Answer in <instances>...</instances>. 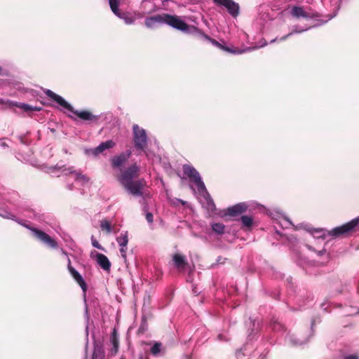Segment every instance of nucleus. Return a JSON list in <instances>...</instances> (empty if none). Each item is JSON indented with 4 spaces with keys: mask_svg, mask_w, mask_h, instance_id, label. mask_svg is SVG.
<instances>
[{
    "mask_svg": "<svg viewBox=\"0 0 359 359\" xmlns=\"http://www.w3.org/2000/svg\"><path fill=\"white\" fill-rule=\"evenodd\" d=\"M161 349V344L156 342L151 347V352L154 355H156L160 353Z\"/></svg>",
    "mask_w": 359,
    "mask_h": 359,
    "instance_id": "a878e982",
    "label": "nucleus"
},
{
    "mask_svg": "<svg viewBox=\"0 0 359 359\" xmlns=\"http://www.w3.org/2000/svg\"><path fill=\"white\" fill-rule=\"evenodd\" d=\"M276 40V39H273V40H271V42H273V41H275Z\"/></svg>",
    "mask_w": 359,
    "mask_h": 359,
    "instance_id": "79ce46f5",
    "label": "nucleus"
},
{
    "mask_svg": "<svg viewBox=\"0 0 359 359\" xmlns=\"http://www.w3.org/2000/svg\"><path fill=\"white\" fill-rule=\"evenodd\" d=\"M47 172L56 176L70 175L76 182L80 183L81 185L88 182V178L86 175L75 170L72 167L65 168L64 166L57 165L54 167L48 168Z\"/></svg>",
    "mask_w": 359,
    "mask_h": 359,
    "instance_id": "20e7f679",
    "label": "nucleus"
},
{
    "mask_svg": "<svg viewBox=\"0 0 359 359\" xmlns=\"http://www.w3.org/2000/svg\"><path fill=\"white\" fill-rule=\"evenodd\" d=\"M289 341L293 345H301L306 342V341L298 339L294 336H290L289 337Z\"/></svg>",
    "mask_w": 359,
    "mask_h": 359,
    "instance_id": "cd10ccee",
    "label": "nucleus"
},
{
    "mask_svg": "<svg viewBox=\"0 0 359 359\" xmlns=\"http://www.w3.org/2000/svg\"><path fill=\"white\" fill-rule=\"evenodd\" d=\"M45 93L48 97L56 102L60 107L76 114L79 118L83 121H95L97 119L96 116H94L91 112L88 111L74 110L72 105L69 104L63 97L57 95L50 90H46Z\"/></svg>",
    "mask_w": 359,
    "mask_h": 359,
    "instance_id": "7ed1b4c3",
    "label": "nucleus"
},
{
    "mask_svg": "<svg viewBox=\"0 0 359 359\" xmlns=\"http://www.w3.org/2000/svg\"><path fill=\"white\" fill-rule=\"evenodd\" d=\"M127 247L120 246V252L123 258L126 257Z\"/></svg>",
    "mask_w": 359,
    "mask_h": 359,
    "instance_id": "7c9ffc66",
    "label": "nucleus"
},
{
    "mask_svg": "<svg viewBox=\"0 0 359 359\" xmlns=\"http://www.w3.org/2000/svg\"><path fill=\"white\" fill-rule=\"evenodd\" d=\"M245 355V353L244 352H243L242 351H238L237 353H236V356H237V358L238 359H243V356H244Z\"/></svg>",
    "mask_w": 359,
    "mask_h": 359,
    "instance_id": "72a5a7b5",
    "label": "nucleus"
},
{
    "mask_svg": "<svg viewBox=\"0 0 359 359\" xmlns=\"http://www.w3.org/2000/svg\"><path fill=\"white\" fill-rule=\"evenodd\" d=\"M290 13L293 18L297 19H299L301 18L309 19L313 18L316 16V13L311 9H305L304 7L299 6L291 7Z\"/></svg>",
    "mask_w": 359,
    "mask_h": 359,
    "instance_id": "9d476101",
    "label": "nucleus"
},
{
    "mask_svg": "<svg viewBox=\"0 0 359 359\" xmlns=\"http://www.w3.org/2000/svg\"><path fill=\"white\" fill-rule=\"evenodd\" d=\"M15 106L22 109L25 111H40L41 107H33L32 105H29L28 104L25 103H15Z\"/></svg>",
    "mask_w": 359,
    "mask_h": 359,
    "instance_id": "4be33fe9",
    "label": "nucleus"
},
{
    "mask_svg": "<svg viewBox=\"0 0 359 359\" xmlns=\"http://www.w3.org/2000/svg\"><path fill=\"white\" fill-rule=\"evenodd\" d=\"M0 217H2L6 219H14L15 216L12 215L11 212H8L7 210H0Z\"/></svg>",
    "mask_w": 359,
    "mask_h": 359,
    "instance_id": "bb28decb",
    "label": "nucleus"
},
{
    "mask_svg": "<svg viewBox=\"0 0 359 359\" xmlns=\"http://www.w3.org/2000/svg\"><path fill=\"white\" fill-rule=\"evenodd\" d=\"M115 143L112 140H107L102 142L96 148L86 150V154L88 155L92 154L95 156L103 153L105 150L114 147Z\"/></svg>",
    "mask_w": 359,
    "mask_h": 359,
    "instance_id": "4468645a",
    "label": "nucleus"
},
{
    "mask_svg": "<svg viewBox=\"0 0 359 359\" xmlns=\"http://www.w3.org/2000/svg\"><path fill=\"white\" fill-rule=\"evenodd\" d=\"M359 224V217H355L351 222L343 224L340 226L335 227L330 231H327V235L333 237L338 238L339 236L346 235L351 232Z\"/></svg>",
    "mask_w": 359,
    "mask_h": 359,
    "instance_id": "39448f33",
    "label": "nucleus"
},
{
    "mask_svg": "<svg viewBox=\"0 0 359 359\" xmlns=\"http://www.w3.org/2000/svg\"><path fill=\"white\" fill-rule=\"evenodd\" d=\"M282 325L279 323H275L273 326V330L274 331H279L282 328Z\"/></svg>",
    "mask_w": 359,
    "mask_h": 359,
    "instance_id": "473e14b6",
    "label": "nucleus"
},
{
    "mask_svg": "<svg viewBox=\"0 0 359 359\" xmlns=\"http://www.w3.org/2000/svg\"><path fill=\"white\" fill-rule=\"evenodd\" d=\"M90 257L96 260L97 264L103 270L106 271H109L110 270L111 264L107 256L94 251L91 252Z\"/></svg>",
    "mask_w": 359,
    "mask_h": 359,
    "instance_id": "ddd939ff",
    "label": "nucleus"
},
{
    "mask_svg": "<svg viewBox=\"0 0 359 359\" xmlns=\"http://www.w3.org/2000/svg\"><path fill=\"white\" fill-rule=\"evenodd\" d=\"M325 252V250L319 251V252H318V254H319V255H322V254H323Z\"/></svg>",
    "mask_w": 359,
    "mask_h": 359,
    "instance_id": "4c0bfd02",
    "label": "nucleus"
},
{
    "mask_svg": "<svg viewBox=\"0 0 359 359\" xmlns=\"http://www.w3.org/2000/svg\"><path fill=\"white\" fill-rule=\"evenodd\" d=\"M140 359H143L142 358H140Z\"/></svg>",
    "mask_w": 359,
    "mask_h": 359,
    "instance_id": "c03bdc74",
    "label": "nucleus"
},
{
    "mask_svg": "<svg viewBox=\"0 0 359 359\" xmlns=\"http://www.w3.org/2000/svg\"><path fill=\"white\" fill-rule=\"evenodd\" d=\"M110 8L112 12L118 16L119 18H121L124 20L125 23L127 25H131L135 22V18L126 14L121 13L118 10L119 6V0H109Z\"/></svg>",
    "mask_w": 359,
    "mask_h": 359,
    "instance_id": "f8f14e48",
    "label": "nucleus"
},
{
    "mask_svg": "<svg viewBox=\"0 0 359 359\" xmlns=\"http://www.w3.org/2000/svg\"><path fill=\"white\" fill-rule=\"evenodd\" d=\"M119 246L127 247L128 243V232L125 231L121 233L119 236L116 238Z\"/></svg>",
    "mask_w": 359,
    "mask_h": 359,
    "instance_id": "412c9836",
    "label": "nucleus"
},
{
    "mask_svg": "<svg viewBox=\"0 0 359 359\" xmlns=\"http://www.w3.org/2000/svg\"><path fill=\"white\" fill-rule=\"evenodd\" d=\"M120 359H124V358L122 357V358H121Z\"/></svg>",
    "mask_w": 359,
    "mask_h": 359,
    "instance_id": "37998d69",
    "label": "nucleus"
},
{
    "mask_svg": "<svg viewBox=\"0 0 359 359\" xmlns=\"http://www.w3.org/2000/svg\"><path fill=\"white\" fill-rule=\"evenodd\" d=\"M183 171L184 175L195 183L198 194L203 198L206 203L207 208L213 211L215 209V205L207 191L199 172L194 167L189 165H184Z\"/></svg>",
    "mask_w": 359,
    "mask_h": 359,
    "instance_id": "f03ea898",
    "label": "nucleus"
},
{
    "mask_svg": "<svg viewBox=\"0 0 359 359\" xmlns=\"http://www.w3.org/2000/svg\"><path fill=\"white\" fill-rule=\"evenodd\" d=\"M26 227L29 229L32 232L33 235L44 244L48 245L52 248H57V243L50 236H49L46 233L34 228H29L27 226H26Z\"/></svg>",
    "mask_w": 359,
    "mask_h": 359,
    "instance_id": "1a4fd4ad",
    "label": "nucleus"
},
{
    "mask_svg": "<svg viewBox=\"0 0 359 359\" xmlns=\"http://www.w3.org/2000/svg\"><path fill=\"white\" fill-rule=\"evenodd\" d=\"M165 24L168 25L176 29L180 30L186 33L189 32L191 29L194 28V27L189 26L180 17L168 14L165 15Z\"/></svg>",
    "mask_w": 359,
    "mask_h": 359,
    "instance_id": "0eeeda50",
    "label": "nucleus"
},
{
    "mask_svg": "<svg viewBox=\"0 0 359 359\" xmlns=\"http://www.w3.org/2000/svg\"><path fill=\"white\" fill-rule=\"evenodd\" d=\"M133 133L135 147L138 149L144 150L147 144V135L145 130L138 125H134Z\"/></svg>",
    "mask_w": 359,
    "mask_h": 359,
    "instance_id": "423d86ee",
    "label": "nucleus"
},
{
    "mask_svg": "<svg viewBox=\"0 0 359 359\" xmlns=\"http://www.w3.org/2000/svg\"><path fill=\"white\" fill-rule=\"evenodd\" d=\"M213 231L218 234H222L224 231V225L222 223H213L212 224Z\"/></svg>",
    "mask_w": 359,
    "mask_h": 359,
    "instance_id": "5701e85b",
    "label": "nucleus"
},
{
    "mask_svg": "<svg viewBox=\"0 0 359 359\" xmlns=\"http://www.w3.org/2000/svg\"><path fill=\"white\" fill-rule=\"evenodd\" d=\"M139 167L134 164L124 170L118 177L122 186L133 196H142V190L144 186L143 180H133L137 175Z\"/></svg>",
    "mask_w": 359,
    "mask_h": 359,
    "instance_id": "f257e3e1",
    "label": "nucleus"
},
{
    "mask_svg": "<svg viewBox=\"0 0 359 359\" xmlns=\"http://www.w3.org/2000/svg\"><path fill=\"white\" fill-rule=\"evenodd\" d=\"M315 232L316 233H319V237H321V236H325V233H323V230L320 229V230H316L315 231Z\"/></svg>",
    "mask_w": 359,
    "mask_h": 359,
    "instance_id": "f704fd0d",
    "label": "nucleus"
},
{
    "mask_svg": "<svg viewBox=\"0 0 359 359\" xmlns=\"http://www.w3.org/2000/svg\"><path fill=\"white\" fill-rule=\"evenodd\" d=\"M61 251L62 255L67 257L68 271H69L70 274L75 280V281L81 286L83 292H85L87 290V285L82 276L74 267H72L71 264V260L68 257L67 254L66 253V252L63 250H62Z\"/></svg>",
    "mask_w": 359,
    "mask_h": 359,
    "instance_id": "6e6552de",
    "label": "nucleus"
},
{
    "mask_svg": "<svg viewBox=\"0 0 359 359\" xmlns=\"http://www.w3.org/2000/svg\"><path fill=\"white\" fill-rule=\"evenodd\" d=\"M172 260L175 266L178 269L184 268L186 264L185 257L180 254L174 255Z\"/></svg>",
    "mask_w": 359,
    "mask_h": 359,
    "instance_id": "aec40b11",
    "label": "nucleus"
},
{
    "mask_svg": "<svg viewBox=\"0 0 359 359\" xmlns=\"http://www.w3.org/2000/svg\"><path fill=\"white\" fill-rule=\"evenodd\" d=\"M86 335L88 336V327L86 326Z\"/></svg>",
    "mask_w": 359,
    "mask_h": 359,
    "instance_id": "58836bf2",
    "label": "nucleus"
},
{
    "mask_svg": "<svg viewBox=\"0 0 359 359\" xmlns=\"http://www.w3.org/2000/svg\"><path fill=\"white\" fill-rule=\"evenodd\" d=\"M95 353H94L93 359H95Z\"/></svg>",
    "mask_w": 359,
    "mask_h": 359,
    "instance_id": "a19ab883",
    "label": "nucleus"
},
{
    "mask_svg": "<svg viewBox=\"0 0 359 359\" xmlns=\"http://www.w3.org/2000/svg\"><path fill=\"white\" fill-rule=\"evenodd\" d=\"M344 359H358V357L355 355H350L345 357Z\"/></svg>",
    "mask_w": 359,
    "mask_h": 359,
    "instance_id": "c9c22d12",
    "label": "nucleus"
},
{
    "mask_svg": "<svg viewBox=\"0 0 359 359\" xmlns=\"http://www.w3.org/2000/svg\"><path fill=\"white\" fill-rule=\"evenodd\" d=\"M102 230L105 231L107 233H110L112 231L110 223L107 220H102L100 223Z\"/></svg>",
    "mask_w": 359,
    "mask_h": 359,
    "instance_id": "393cba45",
    "label": "nucleus"
},
{
    "mask_svg": "<svg viewBox=\"0 0 359 359\" xmlns=\"http://www.w3.org/2000/svg\"><path fill=\"white\" fill-rule=\"evenodd\" d=\"M248 206L244 203H240L233 205L227 209V215L230 216H236L245 212Z\"/></svg>",
    "mask_w": 359,
    "mask_h": 359,
    "instance_id": "f3484780",
    "label": "nucleus"
},
{
    "mask_svg": "<svg viewBox=\"0 0 359 359\" xmlns=\"http://www.w3.org/2000/svg\"><path fill=\"white\" fill-rule=\"evenodd\" d=\"M215 2L218 5L225 7L232 17L236 18L238 15L239 5L233 0H215Z\"/></svg>",
    "mask_w": 359,
    "mask_h": 359,
    "instance_id": "9b49d317",
    "label": "nucleus"
},
{
    "mask_svg": "<svg viewBox=\"0 0 359 359\" xmlns=\"http://www.w3.org/2000/svg\"><path fill=\"white\" fill-rule=\"evenodd\" d=\"M210 41L211 43L215 45V46L222 49V50H224L227 52H229V53H235V54H241V53H243L246 51H249V50H252L253 48H248L246 49H244V50H241V49H236V50H232L229 48H227V47H225L224 46H222V44H220L219 42H217V41L214 40V39H209L208 37H207Z\"/></svg>",
    "mask_w": 359,
    "mask_h": 359,
    "instance_id": "a211bd4d",
    "label": "nucleus"
},
{
    "mask_svg": "<svg viewBox=\"0 0 359 359\" xmlns=\"http://www.w3.org/2000/svg\"><path fill=\"white\" fill-rule=\"evenodd\" d=\"M131 156V151L128 150L111 158V165L114 168H120L123 166Z\"/></svg>",
    "mask_w": 359,
    "mask_h": 359,
    "instance_id": "2eb2a0df",
    "label": "nucleus"
},
{
    "mask_svg": "<svg viewBox=\"0 0 359 359\" xmlns=\"http://www.w3.org/2000/svg\"><path fill=\"white\" fill-rule=\"evenodd\" d=\"M110 341L113 346L111 349V353L115 355L116 354L118 350V337L115 330H114L112 332Z\"/></svg>",
    "mask_w": 359,
    "mask_h": 359,
    "instance_id": "6ab92c4d",
    "label": "nucleus"
},
{
    "mask_svg": "<svg viewBox=\"0 0 359 359\" xmlns=\"http://www.w3.org/2000/svg\"><path fill=\"white\" fill-rule=\"evenodd\" d=\"M243 226L250 227L252 224V218L250 216L243 215L241 218Z\"/></svg>",
    "mask_w": 359,
    "mask_h": 359,
    "instance_id": "b1692460",
    "label": "nucleus"
},
{
    "mask_svg": "<svg viewBox=\"0 0 359 359\" xmlns=\"http://www.w3.org/2000/svg\"><path fill=\"white\" fill-rule=\"evenodd\" d=\"M146 155L147 157H149V154L147 152H146Z\"/></svg>",
    "mask_w": 359,
    "mask_h": 359,
    "instance_id": "ea45409f",
    "label": "nucleus"
},
{
    "mask_svg": "<svg viewBox=\"0 0 359 359\" xmlns=\"http://www.w3.org/2000/svg\"><path fill=\"white\" fill-rule=\"evenodd\" d=\"M285 221L287 222V224L288 225H291L292 224L291 222L288 219L285 218Z\"/></svg>",
    "mask_w": 359,
    "mask_h": 359,
    "instance_id": "e433bc0d",
    "label": "nucleus"
},
{
    "mask_svg": "<svg viewBox=\"0 0 359 359\" xmlns=\"http://www.w3.org/2000/svg\"><path fill=\"white\" fill-rule=\"evenodd\" d=\"M307 30V29H302V30H297V29H294L290 33H289L287 35L282 37L280 39V41H283L285 40L286 38H287L289 36L293 34H297V33H301L304 31H306Z\"/></svg>",
    "mask_w": 359,
    "mask_h": 359,
    "instance_id": "c756f323",
    "label": "nucleus"
},
{
    "mask_svg": "<svg viewBox=\"0 0 359 359\" xmlns=\"http://www.w3.org/2000/svg\"><path fill=\"white\" fill-rule=\"evenodd\" d=\"M91 241H92V245L94 248H97L99 250H104V248L102 247V245L98 243V241L95 239V238L93 236L91 237Z\"/></svg>",
    "mask_w": 359,
    "mask_h": 359,
    "instance_id": "c85d7f7f",
    "label": "nucleus"
},
{
    "mask_svg": "<svg viewBox=\"0 0 359 359\" xmlns=\"http://www.w3.org/2000/svg\"><path fill=\"white\" fill-rule=\"evenodd\" d=\"M146 219L149 223H151L153 222V215L151 212H147L146 214Z\"/></svg>",
    "mask_w": 359,
    "mask_h": 359,
    "instance_id": "2f4dec72",
    "label": "nucleus"
},
{
    "mask_svg": "<svg viewBox=\"0 0 359 359\" xmlns=\"http://www.w3.org/2000/svg\"><path fill=\"white\" fill-rule=\"evenodd\" d=\"M165 15H156L146 18L145 25L149 28H154L158 25L165 24Z\"/></svg>",
    "mask_w": 359,
    "mask_h": 359,
    "instance_id": "dca6fc26",
    "label": "nucleus"
}]
</instances>
